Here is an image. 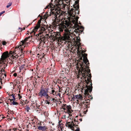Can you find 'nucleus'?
<instances>
[{
    "mask_svg": "<svg viewBox=\"0 0 131 131\" xmlns=\"http://www.w3.org/2000/svg\"><path fill=\"white\" fill-rule=\"evenodd\" d=\"M78 121L75 119L74 120V122L73 121H72L71 122H67L66 125V126H68L69 128L71 129L72 130H74V126L75 127L78 126L77 124H78Z\"/></svg>",
    "mask_w": 131,
    "mask_h": 131,
    "instance_id": "7",
    "label": "nucleus"
},
{
    "mask_svg": "<svg viewBox=\"0 0 131 131\" xmlns=\"http://www.w3.org/2000/svg\"><path fill=\"white\" fill-rule=\"evenodd\" d=\"M3 71V70L1 69V70L0 71V74L2 73V72Z\"/></svg>",
    "mask_w": 131,
    "mask_h": 131,
    "instance_id": "35",
    "label": "nucleus"
},
{
    "mask_svg": "<svg viewBox=\"0 0 131 131\" xmlns=\"http://www.w3.org/2000/svg\"><path fill=\"white\" fill-rule=\"evenodd\" d=\"M9 100L10 101V102H12V101H16V97H14L13 98V99H9Z\"/></svg>",
    "mask_w": 131,
    "mask_h": 131,
    "instance_id": "19",
    "label": "nucleus"
},
{
    "mask_svg": "<svg viewBox=\"0 0 131 131\" xmlns=\"http://www.w3.org/2000/svg\"><path fill=\"white\" fill-rule=\"evenodd\" d=\"M7 104H8V103H7Z\"/></svg>",
    "mask_w": 131,
    "mask_h": 131,
    "instance_id": "53",
    "label": "nucleus"
},
{
    "mask_svg": "<svg viewBox=\"0 0 131 131\" xmlns=\"http://www.w3.org/2000/svg\"><path fill=\"white\" fill-rule=\"evenodd\" d=\"M41 30V31L40 32V33L38 34V36H39V34H40V33H42L43 31H44L45 30V29L44 28H43V27H42L41 28H40L39 30V31H40Z\"/></svg>",
    "mask_w": 131,
    "mask_h": 131,
    "instance_id": "16",
    "label": "nucleus"
},
{
    "mask_svg": "<svg viewBox=\"0 0 131 131\" xmlns=\"http://www.w3.org/2000/svg\"><path fill=\"white\" fill-rule=\"evenodd\" d=\"M2 43L3 45H5L7 43V42L6 41H4L2 42Z\"/></svg>",
    "mask_w": 131,
    "mask_h": 131,
    "instance_id": "25",
    "label": "nucleus"
},
{
    "mask_svg": "<svg viewBox=\"0 0 131 131\" xmlns=\"http://www.w3.org/2000/svg\"><path fill=\"white\" fill-rule=\"evenodd\" d=\"M25 28L24 27L23 28V30H25Z\"/></svg>",
    "mask_w": 131,
    "mask_h": 131,
    "instance_id": "46",
    "label": "nucleus"
},
{
    "mask_svg": "<svg viewBox=\"0 0 131 131\" xmlns=\"http://www.w3.org/2000/svg\"><path fill=\"white\" fill-rule=\"evenodd\" d=\"M9 57V53L8 51H6L4 52L1 56L2 63H0V69L3 70V72L5 71L4 69L7 67V63L4 62V61H6V58H7Z\"/></svg>",
    "mask_w": 131,
    "mask_h": 131,
    "instance_id": "4",
    "label": "nucleus"
},
{
    "mask_svg": "<svg viewBox=\"0 0 131 131\" xmlns=\"http://www.w3.org/2000/svg\"><path fill=\"white\" fill-rule=\"evenodd\" d=\"M18 96L19 97V99H20L22 98V96L20 95V94H18Z\"/></svg>",
    "mask_w": 131,
    "mask_h": 131,
    "instance_id": "27",
    "label": "nucleus"
},
{
    "mask_svg": "<svg viewBox=\"0 0 131 131\" xmlns=\"http://www.w3.org/2000/svg\"><path fill=\"white\" fill-rule=\"evenodd\" d=\"M4 76H5V77H6V74H4Z\"/></svg>",
    "mask_w": 131,
    "mask_h": 131,
    "instance_id": "45",
    "label": "nucleus"
},
{
    "mask_svg": "<svg viewBox=\"0 0 131 131\" xmlns=\"http://www.w3.org/2000/svg\"><path fill=\"white\" fill-rule=\"evenodd\" d=\"M55 93V90H52L51 91V92H49L50 94H52L53 95H54L56 94V93Z\"/></svg>",
    "mask_w": 131,
    "mask_h": 131,
    "instance_id": "18",
    "label": "nucleus"
},
{
    "mask_svg": "<svg viewBox=\"0 0 131 131\" xmlns=\"http://www.w3.org/2000/svg\"><path fill=\"white\" fill-rule=\"evenodd\" d=\"M8 5H7L6 6V7L7 8L9 7L10 6L12 5V3H10L8 4Z\"/></svg>",
    "mask_w": 131,
    "mask_h": 131,
    "instance_id": "23",
    "label": "nucleus"
},
{
    "mask_svg": "<svg viewBox=\"0 0 131 131\" xmlns=\"http://www.w3.org/2000/svg\"><path fill=\"white\" fill-rule=\"evenodd\" d=\"M52 102H57V101L56 100V99H55L54 98H52Z\"/></svg>",
    "mask_w": 131,
    "mask_h": 131,
    "instance_id": "24",
    "label": "nucleus"
},
{
    "mask_svg": "<svg viewBox=\"0 0 131 131\" xmlns=\"http://www.w3.org/2000/svg\"><path fill=\"white\" fill-rule=\"evenodd\" d=\"M50 102H46V103L48 104H50Z\"/></svg>",
    "mask_w": 131,
    "mask_h": 131,
    "instance_id": "37",
    "label": "nucleus"
},
{
    "mask_svg": "<svg viewBox=\"0 0 131 131\" xmlns=\"http://www.w3.org/2000/svg\"><path fill=\"white\" fill-rule=\"evenodd\" d=\"M86 56L83 57V62H81L79 63L80 66L81 70V74L82 77L84 79L86 82L88 83L91 82V83L90 85L91 86H87L86 85L85 88H83V89L85 92V96L89 98L91 97V96L89 93V91L90 93L92 91V83L91 80V74L90 73V70L89 68L90 63L88 60L87 58V54H85Z\"/></svg>",
    "mask_w": 131,
    "mask_h": 131,
    "instance_id": "1",
    "label": "nucleus"
},
{
    "mask_svg": "<svg viewBox=\"0 0 131 131\" xmlns=\"http://www.w3.org/2000/svg\"><path fill=\"white\" fill-rule=\"evenodd\" d=\"M22 28H20L19 27V28H18V31H21L22 30Z\"/></svg>",
    "mask_w": 131,
    "mask_h": 131,
    "instance_id": "29",
    "label": "nucleus"
},
{
    "mask_svg": "<svg viewBox=\"0 0 131 131\" xmlns=\"http://www.w3.org/2000/svg\"><path fill=\"white\" fill-rule=\"evenodd\" d=\"M2 103V102H0V104H1Z\"/></svg>",
    "mask_w": 131,
    "mask_h": 131,
    "instance_id": "50",
    "label": "nucleus"
},
{
    "mask_svg": "<svg viewBox=\"0 0 131 131\" xmlns=\"http://www.w3.org/2000/svg\"><path fill=\"white\" fill-rule=\"evenodd\" d=\"M66 108L68 110H70L71 109V107L70 105H66Z\"/></svg>",
    "mask_w": 131,
    "mask_h": 131,
    "instance_id": "21",
    "label": "nucleus"
},
{
    "mask_svg": "<svg viewBox=\"0 0 131 131\" xmlns=\"http://www.w3.org/2000/svg\"><path fill=\"white\" fill-rule=\"evenodd\" d=\"M7 59H6V61H4V62H5V63H7L6 62H7V61H7Z\"/></svg>",
    "mask_w": 131,
    "mask_h": 131,
    "instance_id": "41",
    "label": "nucleus"
},
{
    "mask_svg": "<svg viewBox=\"0 0 131 131\" xmlns=\"http://www.w3.org/2000/svg\"><path fill=\"white\" fill-rule=\"evenodd\" d=\"M8 130H9V131H11V130H12V129H9Z\"/></svg>",
    "mask_w": 131,
    "mask_h": 131,
    "instance_id": "42",
    "label": "nucleus"
},
{
    "mask_svg": "<svg viewBox=\"0 0 131 131\" xmlns=\"http://www.w3.org/2000/svg\"><path fill=\"white\" fill-rule=\"evenodd\" d=\"M17 128H13L12 129V130L11 131H15L16 130H17Z\"/></svg>",
    "mask_w": 131,
    "mask_h": 131,
    "instance_id": "30",
    "label": "nucleus"
},
{
    "mask_svg": "<svg viewBox=\"0 0 131 131\" xmlns=\"http://www.w3.org/2000/svg\"><path fill=\"white\" fill-rule=\"evenodd\" d=\"M25 109L26 110L27 112H29V110L30 109V107H29V105H26L25 107Z\"/></svg>",
    "mask_w": 131,
    "mask_h": 131,
    "instance_id": "17",
    "label": "nucleus"
},
{
    "mask_svg": "<svg viewBox=\"0 0 131 131\" xmlns=\"http://www.w3.org/2000/svg\"><path fill=\"white\" fill-rule=\"evenodd\" d=\"M56 5L58 6H60L63 3L62 0H56Z\"/></svg>",
    "mask_w": 131,
    "mask_h": 131,
    "instance_id": "11",
    "label": "nucleus"
},
{
    "mask_svg": "<svg viewBox=\"0 0 131 131\" xmlns=\"http://www.w3.org/2000/svg\"><path fill=\"white\" fill-rule=\"evenodd\" d=\"M62 109H63V110H66V108H65V107H62Z\"/></svg>",
    "mask_w": 131,
    "mask_h": 131,
    "instance_id": "38",
    "label": "nucleus"
},
{
    "mask_svg": "<svg viewBox=\"0 0 131 131\" xmlns=\"http://www.w3.org/2000/svg\"><path fill=\"white\" fill-rule=\"evenodd\" d=\"M49 89V88L41 87L40 92L38 93L39 96L42 98L45 97L48 94Z\"/></svg>",
    "mask_w": 131,
    "mask_h": 131,
    "instance_id": "8",
    "label": "nucleus"
},
{
    "mask_svg": "<svg viewBox=\"0 0 131 131\" xmlns=\"http://www.w3.org/2000/svg\"><path fill=\"white\" fill-rule=\"evenodd\" d=\"M76 23L74 24V26L72 25V26L70 25H66L65 26H63V28H65L64 30L67 29L68 31L70 30H69L70 28L74 29L75 30V32L77 33H78V36H76L75 38H73V39L74 40V42L76 43V45L77 46L79 47L80 45V38L79 37V35H80V34L79 32H82L83 31L84 29V27L81 26H80L78 24V19H76Z\"/></svg>",
    "mask_w": 131,
    "mask_h": 131,
    "instance_id": "2",
    "label": "nucleus"
},
{
    "mask_svg": "<svg viewBox=\"0 0 131 131\" xmlns=\"http://www.w3.org/2000/svg\"><path fill=\"white\" fill-rule=\"evenodd\" d=\"M13 75L14 77H16L17 76V74L16 73H14L13 74Z\"/></svg>",
    "mask_w": 131,
    "mask_h": 131,
    "instance_id": "34",
    "label": "nucleus"
},
{
    "mask_svg": "<svg viewBox=\"0 0 131 131\" xmlns=\"http://www.w3.org/2000/svg\"><path fill=\"white\" fill-rule=\"evenodd\" d=\"M74 131H80V128H78L75 130Z\"/></svg>",
    "mask_w": 131,
    "mask_h": 131,
    "instance_id": "31",
    "label": "nucleus"
},
{
    "mask_svg": "<svg viewBox=\"0 0 131 131\" xmlns=\"http://www.w3.org/2000/svg\"><path fill=\"white\" fill-rule=\"evenodd\" d=\"M48 12L47 13V15H49V14H48Z\"/></svg>",
    "mask_w": 131,
    "mask_h": 131,
    "instance_id": "49",
    "label": "nucleus"
},
{
    "mask_svg": "<svg viewBox=\"0 0 131 131\" xmlns=\"http://www.w3.org/2000/svg\"><path fill=\"white\" fill-rule=\"evenodd\" d=\"M50 102H52V98L51 97L50 98Z\"/></svg>",
    "mask_w": 131,
    "mask_h": 131,
    "instance_id": "32",
    "label": "nucleus"
},
{
    "mask_svg": "<svg viewBox=\"0 0 131 131\" xmlns=\"http://www.w3.org/2000/svg\"><path fill=\"white\" fill-rule=\"evenodd\" d=\"M56 7L54 5H53L52 4L51 2L48 5H47L46 7V8H45L49 9V8H50V11L49 13H50L51 12H52V11L53 10H55V11L57 9L56 8Z\"/></svg>",
    "mask_w": 131,
    "mask_h": 131,
    "instance_id": "9",
    "label": "nucleus"
},
{
    "mask_svg": "<svg viewBox=\"0 0 131 131\" xmlns=\"http://www.w3.org/2000/svg\"><path fill=\"white\" fill-rule=\"evenodd\" d=\"M15 94H12L10 95L9 96H12L13 98L14 97H16V96H15Z\"/></svg>",
    "mask_w": 131,
    "mask_h": 131,
    "instance_id": "26",
    "label": "nucleus"
},
{
    "mask_svg": "<svg viewBox=\"0 0 131 131\" xmlns=\"http://www.w3.org/2000/svg\"><path fill=\"white\" fill-rule=\"evenodd\" d=\"M46 129H43V130H42V131H45L46 130Z\"/></svg>",
    "mask_w": 131,
    "mask_h": 131,
    "instance_id": "40",
    "label": "nucleus"
},
{
    "mask_svg": "<svg viewBox=\"0 0 131 131\" xmlns=\"http://www.w3.org/2000/svg\"><path fill=\"white\" fill-rule=\"evenodd\" d=\"M16 67H14V69H16Z\"/></svg>",
    "mask_w": 131,
    "mask_h": 131,
    "instance_id": "43",
    "label": "nucleus"
},
{
    "mask_svg": "<svg viewBox=\"0 0 131 131\" xmlns=\"http://www.w3.org/2000/svg\"><path fill=\"white\" fill-rule=\"evenodd\" d=\"M30 38V37H29L21 41L18 47L15 48V52L16 53L18 52L16 56H21L22 58L23 57L24 55L23 54L26 53V51L24 50V48L25 47L28 46L29 42L30 40H28V39Z\"/></svg>",
    "mask_w": 131,
    "mask_h": 131,
    "instance_id": "3",
    "label": "nucleus"
},
{
    "mask_svg": "<svg viewBox=\"0 0 131 131\" xmlns=\"http://www.w3.org/2000/svg\"><path fill=\"white\" fill-rule=\"evenodd\" d=\"M2 15V14L1 13H0V16H1V15Z\"/></svg>",
    "mask_w": 131,
    "mask_h": 131,
    "instance_id": "44",
    "label": "nucleus"
},
{
    "mask_svg": "<svg viewBox=\"0 0 131 131\" xmlns=\"http://www.w3.org/2000/svg\"><path fill=\"white\" fill-rule=\"evenodd\" d=\"M66 105V104H63L62 105V107H65Z\"/></svg>",
    "mask_w": 131,
    "mask_h": 131,
    "instance_id": "33",
    "label": "nucleus"
},
{
    "mask_svg": "<svg viewBox=\"0 0 131 131\" xmlns=\"http://www.w3.org/2000/svg\"><path fill=\"white\" fill-rule=\"evenodd\" d=\"M75 97L76 99H80L81 96L79 95H75Z\"/></svg>",
    "mask_w": 131,
    "mask_h": 131,
    "instance_id": "22",
    "label": "nucleus"
},
{
    "mask_svg": "<svg viewBox=\"0 0 131 131\" xmlns=\"http://www.w3.org/2000/svg\"><path fill=\"white\" fill-rule=\"evenodd\" d=\"M47 129L46 128V126H41L40 125L38 127V129L39 130H43V129Z\"/></svg>",
    "mask_w": 131,
    "mask_h": 131,
    "instance_id": "12",
    "label": "nucleus"
},
{
    "mask_svg": "<svg viewBox=\"0 0 131 131\" xmlns=\"http://www.w3.org/2000/svg\"><path fill=\"white\" fill-rule=\"evenodd\" d=\"M48 102L47 101V100H46L45 103H46V102Z\"/></svg>",
    "mask_w": 131,
    "mask_h": 131,
    "instance_id": "47",
    "label": "nucleus"
},
{
    "mask_svg": "<svg viewBox=\"0 0 131 131\" xmlns=\"http://www.w3.org/2000/svg\"><path fill=\"white\" fill-rule=\"evenodd\" d=\"M18 53V52L16 53L15 52V50L13 52L12 51H10L9 53V57H8L7 58L9 57V56H10L11 58H9V59L11 60L10 62L11 64H14V60H15V62H16V60H19L20 59V58H19V57L20 56L21 57V56H16L17 54Z\"/></svg>",
    "mask_w": 131,
    "mask_h": 131,
    "instance_id": "5",
    "label": "nucleus"
},
{
    "mask_svg": "<svg viewBox=\"0 0 131 131\" xmlns=\"http://www.w3.org/2000/svg\"><path fill=\"white\" fill-rule=\"evenodd\" d=\"M52 1H53V0H51V2H52Z\"/></svg>",
    "mask_w": 131,
    "mask_h": 131,
    "instance_id": "51",
    "label": "nucleus"
},
{
    "mask_svg": "<svg viewBox=\"0 0 131 131\" xmlns=\"http://www.w3.org/2000/svg\"><path fill=\"white\" fill-rule=\"evenodd\" d=\"M40 25H37L34 27L30 32V34H32L31 36L33 35L37 36V34H36V31H37Z\"/></svg>",
    "mask_w": 131,
    "mask_h": 131,
    "instance_id": "10",
    "label": "nucleus"
},
{
    "mask_svg": "<svg viewBox=\"0 0 131 131\" xmlns=\"http://www.w3.org/2000/svg\"><path fill=\"white\" fill-rule=\"evenodd\" d=\"M45 97L46 99H50L51 98V97L48 94Z\"/></svg>",
    "mask_w": 131,
    "mask_h": 131,
    "instance_id": "20",
    "label": "nucleus"
},
{
    "mask_svg": "<svg viewBox=\"0 0 131 131\" xmlns=\"http://www.w3.org/2000/svg\"><path fill=\"white\" fill-rule=\"evenodd\" d=\"M24 68V67L23 66H21V67H19V70H21L23 69Z\"/></svg>",
    "mask_w": 131,
    "mask_h": 131,
    "instance_id": "28",
    "label": "nucleus"
},
{
    "mask_svg": "<svg viewBox=\"0 0 131 131\" xmlns=\"http://www.w3.org/2000/svg\"><path fill=\"white\" fill-rule=\"evenodd\" d=\"M46 100L48 102H50V100H49V99H47V100Z\"/></svg>",
    "mask_w": 131,
    "mask_h": 131,
    "instance_id": "39",
    "label": "nucleus"
},
{
    "mask_svg": "<svg viewBox=\"0 0 131 131\" xmlns=\"http://www.w3.org/2000/svg\"><path fill=\"white\" fill-rule=\"evenodd\" d=\"M75 4H74L73 5L74 8H71L70 9V8L69 9V12L71 15H73L74 16H75L74 14H75V11H76L78 10V9L79 8V0H77L75 2Z\"/></svg>",
    "mask_w": 131,
    "mask_h": 131,
    "instance_id": "6",
    "label": "nucleus"
},
{
    "mask_svg": "<svg viewBox=\"0 0 131 131\" xmlns=\"http://www.w3.org/2000/svg\"><path fill=\"white\" fill-rule=\"evenodd\" d=\"M2 87L0 85V89H1L2 88Z\"/></svg>",
    "mask_w": 131,
    "mask_h": 131,
    "instance_id": "48",
    "label": "nucleus"
},
{
    "mask_svg": "<svg viewBox=\"0 0 131 131\" xmlns=\"http://www.w3.org/2000/svg\"><path fill=\"white\" fill-rule=\"evenodd\" d=\"M42 36L40 37V40H41V41L39 42V44L40 45L42 43V41L43 42L45 39L44 38V37L43 36L42 37Z\"/></svg>",
    "mask_w": 131,
    "mask_h": 131,
    "instance_id": "15",
    "label": "nucleus"
},
{
    "mask_svg": "<svg viewBox=\"0 0 131 131\" xmlns=\"http://www.w3.org/2000/svg\"><path fill=\"white\" fill-rule=\"evenodd\" d=\"M5 11H3L2 12H1V13L2 14H3L4 13H5Z\"/></svg>",
    "mask_w": 131,
    "mask_h": 131,
    "instance_id": "36",
    "label": "nucleus"
},
{
    "mask_svg": "<svg viewBox=\"0 0 131 131\" xmlns=\"http://www.w3.org/2000/svg\"><path fill=\"white\" fill-rule=\"evenodd\" d=\"M93 99V98L92 97L91 98V99Z\"/></svg>",
    "mask_w": 131,
    "mask_h": 131,
    "instance_id": "52",
    "label": "nucleus"
},
{
    "mask_svg": "<svg viewBox=\"0 0 131 131\" xmlns=\"http://www.w3.org/2000/svg\"><path fill=\"white\" fill-rule=\"evenodd\" d=\"M16 101H12V102H10V105H18V103L17 102H16Z\"/></svg>",
    "mask_w": 131,
    "mask_h": 131,
    "instance_id": "14",
    "label": "nucleus"
},
{
    "mask_svg": "<svg viewBox=\"0 0 131 131\" xmlns=\"http://www.w3.org/2000/svg\"><path fill=\"white\" fill-rule=\"evenodd\" d=\"M58 21H56L55 22H54L53 23V26L55 28L57 27V26H59V24L58 22L57 23Z\"/></svg>",
    "mask_w": 131,
    "mask_h": 131,
    "instance_id": "13",
    "label": "nucleus"
}]
</instances>
